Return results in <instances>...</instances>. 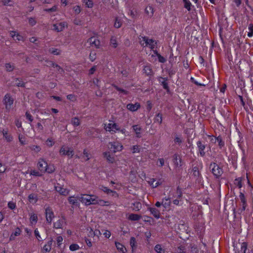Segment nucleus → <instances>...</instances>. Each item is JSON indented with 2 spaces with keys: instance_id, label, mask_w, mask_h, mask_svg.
I'll return each instance as SVG.
<instances>
[{
  "instance_id": "obj_23",
  "label": "nucleus",
  "mask_w": 253,
  "mask_h": 253,
  "mask_svg": "<svg viewBox=\"0 0 253 253\" xmlns=\"http://www.w3.org/2000/svg\"><path fill=\"white\" fill-rule=\"evenodd\" d=\"M143 72L147 76H150L152 75V70L149 65L144 66L143 68Z\"/></svg>"
},
{
  "instance_id": "obj_12",
  "label": "nucleus",
  "mask_w": 253,
  "mask_h": 253,
  "mask_svg": "<svg viewBox=\"0 0 253 253\" xmlns=\"http://www.w3.org/2000/svg\"><path fill=\"white\" fill-rule=\"evenodd\" d=\"M197 145L201 156L204 157L205 155L204 150L206 148V145L201 141H198L197 143Z\"/></svg>"
},
{
  "instance_id": "obj_42",
  "label": "nucleus",
  "mask_w": 253,
  "mask_h": 253,
  "mask_svg": "<svg viewBox=\"0 0 253 253\" xmlns=\"http://www.w3.org/2000/svg\"><path fill=\"white\" fill-rule=\"evenodd\" d=\"M184 3V7L188 10H190L191 3L189 0H183Z\"/></svg>"
},
{
  "instance_id": "obj_8",
  "label": "nucleus",
  "mask_w": 253,
  "mask_h": 253,
  "mask_svg": "<svg viewBox=\"0 0 253 253\" xmlns=\"http://www.w3.org/2000/svg\"><path fill=\"white\" fill-rule=\"evenodd\" d=\"M54 188L57 192L63 196H67L69 193V190L64 188L59 184H57V185H55Z\"/></svg>"
},
{
  "instance_id": "obj_3",
  "label": "nucleus",
  "mask_w": 253,
  "mask_h": 253,
  "mask_svg": "<svg viewBox=\"0 0 253 253\" xmlns=\"http://www.w3.org/2000/svg\"><path fill=\"white\" fill-rule=\"evenodd\" d=\"M59 153L61 155H67L70 158H72L74 154V152L72 148L65 146L61 147Z\"/></svg>"
},
{
  "instance_id": "obj_60",
  "label": "nucleus",
  "mask_w": 253,
  "mask_h": 253,
  "mask_svg": "<svg viewBox=\"0 0 253 253\" xmlns=\"http://www.w3.org/2000/svg\"><path fill=\"white\" fill-rule=\"evenodd\" d=\"M34 233H35V236H36V238L39 241H40L42 238H41V236H40V235L39 234V232L38 229H36L35 230Z\"/></svg>"
},
{
  "instance_id": "obj_10",
  "label": "nucleus",
  "mask_w": 253,
  "mask_h": 253,
  "mask_svg": "<svg viewBox=\"0 0 253 253\" xmlns=\"http://www.w3.org/2000/svg\"><path fill=\"white\" fill-rule=\"evenodd\" d=\"M47 163L43 159L40 160L38 163V167L39 169L42 172H45V169L47 167Z\"/></svg>"
},
{
  "instance_id": "obj_27",
  "label": "nucleus",
  "mask_w": 253,
  "mask_h": 253,
  "mask_svg": "<svg viewBox=\"0 0 253 253\" xmlns=\"http://www.w3.org/2000/svg\"><path fill=\"white\" fill-rule=\"evenodd\" d=\"M154 250L158 253H165V249L162 248V246L160 244H157L155 246Z\"/></svg>"
},
{
  "instance_id": "obj_58",
  "label": "nucleus",
  "mask_w": 253,
  "mask_h": 253,
  "mask_svg": "<svg viewBox=\"0 0 253 253\" xmlns=\"http://www.w3.org/2000/svg\"><path fill=\"white\" fill-rule=\"evenodd\" d=\"M8 207L11 210H14L16 208V204L13 202H9L8 203Z\"/></svg>"
},
{
  "instance_id": "obj_29",
  "label": "nucleus",
  "mask_w": 253,
  "mask_h": 253,
  "mask_svg": "<svg viewBox=\"0 0 253 253\" xmlns=\"http://www.w3.org/2000/svg\"><path fill=\"white\" fill-rule=\"evenodd\" d=\"M145 12L150 16H153L154 13L153 8L151 6H148L145 8Z\"/></svg>"
},
{
  "instance_id": "obj_46",
  "label": "nucleus",
  "mask_w": 253,
  "mask_h": 253,
  "mask_svg": "<svg viewBox=\"0 0 253 253\" xmlns=\"http://www.w3.org/2000/svg\"><path fill=\"white\" fill-rule=\"evenodd\" d=\"M156 180L155 179H152L151 181H149L151 185L153 188H156L160 184L159 182H155Z\"/></svg>"
},
{
  "instance_id": "obj_17",
  "label": "nucleus",
  "mask_w": 253,
  "mask_h": 253,
  "mask_svg": "<svg viewBox=\"0 0 253 253\" xmlns=\"http://www.w3.org/2000/svg\"><path fill=\"white\" fill-rule=\"evenodd\" d=\"M65 23H60L59 24H54L53 25V30L57 32L62 31L65 27Z\"/></svg>"
},
{
  "instance_id": "obj_9",
  "label": "nucleus",
  "mask_w": 253,
  "mask_h": 253,
  "mask_svg": "<svg viewBox=\"0 0 253 253\" xmlns=\"http://www.w3.org/2000/svg\"><path fill=\"white\" fill-rule=\"evenodd\" d=\"M87 42L90 43L91 45H94L96 48H99L100 46V42L97 37H92L90 38Z\"/></svg>"
},
{
  "instance_id": "obj_49",
  "label": "nucleus",
  "mask_w": 253,
  "mask_h": 253,
  "mask_svg": "<svg viewBox=\"0 0 253 253\" xmlns=\"http://www.w3.org/2000/svg\"><path fill=\"white\" fill-rule=\"evenodd\" d=\"M104 192L106 193L107 194H111V193H116V192L115 191H113L109 189H108L107 187H103L102 186V189H101Z\"/></svg>"
},
{
  "instance_id": "obj_40",
  "label": "nucleus",
  "mask_w": 253,
  "mask_h": 253,
  "mask_svg": "<svg viewBox=\"0 0 253 253\" xmlns=\"http://www.w3.org/2000/svg\"><path fill=\"white\" fill-rule=\"evenodd\" d=\"M112 85L114 86V87L116 89H117L118 91H120V92L123 93L125 94H127L128 93L127 91L118 87L117 85H116L114 84H113Z\"/></svg>"
},
{
  "instance_id": "obj_59",
  "label": "nucleus",
  "mask_w": 253,
  "mask_h": 253,
  "mask_svg": "<svg viewBox=\"0 0 253 253\" xmlns=\"http://www.w3.org/2000/svg\"><path fill=\"white\" fill-rule=\"evenodd\" d=\"M29 23L31 26H33L36 24V21L35 18L30 17L29 18Z\"/></svg>"
},
{
  "instance_id": "obj_48",
  "label": "nucleus",
  "mask_w": 253,
  "mask_h": 253,
  "mask_svg": "<svg viewBox=\"0 0 253 253\" xmlns=\"http://www.w3.org/2000/svg\"><path fill=\"white\" fill-rule=\"evenodd\" d=\"M45 62L46 64L45 65L48 67H52L55 68V66L56 64L53 62L47 60H45Z\"/></svg>"
},
{
  "instance_id": "obj_54",
  "label": "nucleus",
  "mask_w": 253,
  "mask_h": 253,
  "mask_svg": "<svg viewBox=\"0 0 253 253\" xmlns=\"http://www.w3.org/2000/svg\"><path fill=\"white\" fill-rule=\"evenodd\" d=\"M58 49L54 48H51L49 49V51L54 55H59V52L57 51Z\"/></svg>"
},
{
  "instance_id": "obj_35",
  "label": "nucleus",
  "mask_w": 253,
  "mask_h": 253,
  "mask_svg": "<svg viewBox=\"0 0 253 253\" xmlns=\"http://www.w3.org/2000/svg\"><path fill=\"white\" fill-rule=\"evenodd\" d=\"M6 70L7 72H11L14 69V66L13 64H11L10 63H6L5 65Z\"/></svg>"
},
{
  "instance_id": "obj_56",
  "label": "nucleus",
  "mask_w": 253,
  "mask_h": 253,
  "mask_svg": "<svg viewBox=\"0 0 253 253\" xmlns=\"http://www.w3.org/2000/svg\"><path fill=\"white\" fill-rule=\"evenodd\" d=\"M79 249V246L77 244H72L70 246V249L72 251L77 250Z\"/></svg>"
},
{
  "instance_id": "obj_63",
  "label": "nucleus",
  "mask_w": 253,
  "mask_h": 253,
  "mask_svg": "<svg viewBox=\"0 0 253 253\" xmlns=\"http://www.w3.org/2000/svg\"><path fill=\"white\" fill-rule=\"evenodd\" d=\"M174 142L178 144V145H180L182 143V140L180 137H179L178 136H176L174 139Z\"/></svg>"
},
{
  "instance_id": "obj_38",
  "label": "nucleus",
  "mask_w": 253,
  "mask_h": 253,
  "mask_svg": "<svg viewBox=\"0 0 253 253\" xmlns=\"http://www.w3.org/2000/svg\"><path fill=\"white\" fill-rule=\"evenodd\" d=\"M122 22L118 18H116L115 22L114 23V27L116 28H119L121 27Z\"/></svg>"
},
{
  "instance_id": "obj_50",
  "label": "nucleus",
  "mask_w": 253,
  "mask_h": 253,
  "mask_svg": "<svg viewBox=\"0 0 253 253\" xmlns=\"http://www.w3.org/2000/svg\"><path fill=\"white\" fill-rule=\"evenodd\" d=\"M157 56L158 57L159 61L161 63H165L166 61V59L159 53H157Z\"/></svg>"
},
{
  "instance_id": "obj_33",
  "label": "nucleus",
  "mask_w": 253,
  "mask_h": 253,
  "mask_svg": "<svg viewBox=\"0 0 253 253\" xmlns=\"http://www.w3.org/2000/svg\"><path fill=\"white\" fill-rule=\"evenodd\" d=\"M110 45L114 48H116L118 46L116 38L112 37L110 40Z\"/></svg>"
},
{
  "instance_id": "obj_4",
  "label": "nucleus",
  "mask_w": 253,
  "mask_h": 253,
  "mask_svg": "<svg viewBox=\"0 0 253 253\" xmlns=\"http://www.w3.org/2000/svg\"><path fill=\"white\" fill-rule=\"evenodd\" d=\"M13 99L9 94L7 93L4 96L3 103L5 105V108L7 110H9L11 108L12 105L13 103Z\"/></svg>"
},
{
  "instance_id": "obj_62",
  "label": "nucleus",
  "mask_w": 253,
  "mask_h": 253,
  "mask_svg": "<svg viewBox=\"0 0 253 253\" xmlns=\"http://www.w3.org/2000/svg\"><path fill=\"white\" fill-rule=\"evenodd\" d=\"M76 14H79L81 12L80 7L78 5H76L73 8Z\"/></svg>"
},
{
  "instance_id": "obj_43",
  "label": "nucleus",
  "mask_w": 253,
  "mask_h": 253,
  "mask_svg": "<svg viewBox=\"0 0 253 253\" xmlns=\"http://www.w3.org/2000/svg\"><path fill=\"white\" fill-rule=\"evenodd\" d=\"M235 184L237 186H238L239 188H241L242 187L241 178L239 177V178H236L235 180Z\"/></svg>"
},
{
  "instance_id": "obj_14",
  "label": "nucleus",
  "mask_w": 253,
  "mask_h": 253,
  "mask_svg": "<svg viewBox=\"0 0 253 253\" xmlns=\"http://www.w3.org/2000/svg\"><path fill=\"white\" fill-rule=\"evenodd\" d=\"M140 107V105L138 103L135 104L129 103L126 106V108L130 111L134 112L137 111Z\"/></svg>"
},
{
  "instance_id": "obj_6",
  "label": "nucleus",
  "mask_w": 253,
  "mask_h": 253,
  "mask_svg": "<svg viewBox=\"0 0 253 253\" xmlns=\"http://www.w3.org/2000/svg\"><path fill=\"white\" fill-rule=\"evenodd\" d=\"M45 213L47 222L49 223H51L54 217V213L51 208L50 207L46 208L45 209Z\"/></svg>"
},
{
  "instance_id": "obj_52",
  "label": "nucleus",
  "mask_w": 253,
  "mask_h": 253,
  "mask_svg": "<svg viewBox=\"0 0 253 253\" xmlns=\"http://www.w3.org/2000/svg\"><path fill=\"white\" fill-rule=\"evenodd\" d=\"M47 146L51 147L54 144V142L52 138H48L46 141Z\"/></svg>"
},
{
  "instance_id": "obj_5",
  "label": "nucleus",
  "mask_w": 253,
  "mask_h": 253,
  "mask_svg": "<svg viewBox=\"0 0 253 253\" xmlns=\"http://www.w3.org/2000/svg\"><path fill=\"white\" fill-rule=\"evenodd\" d=\"M108 148L114 153H116L121 151L123 148V146L118 142H109Z\"/></svg>"
},
{
  "instance_id": "obj_11",
  "label": "nucleus",
  "mask_w": 253,
  "mask_h": 253,
  "mask_svg": "<svg viewBox=\"0 0 253 253\" xmlns=\"http://www.w3.org/2000/svg\"><path fill=\"white\" fill-rule=\"evenodd\" d=\"M159 82L161 84L163 88L168 92L169 91V86L168 84V79L167 78L160 77L159 79Z\"/></svg>"
},
{
  "instance_id": "obj_20",
  "label": "nucleus",
  "mask_w": 253,
  "mask_h": 253,
  "mask_svg": "<svg viewBox=\"0 0 253 253\" xmlns=\"http://www.w3.org/2000/svg\"><path fill=\"white\" fill-rule=\"evenodd\" d=\"M15 80V83L13 84L14 86L18 87H25V83L22 81V79L19 78H16Z\"/></svg>"
},
{
  "instance_id": "obj_34",
  "label": "nucleus",
  "mask_w": 253,
  "mask_h": 253,
  "mask_svg": "<svg viewBox=\"0 0 253 253\" xmlns=\"http://www.w3.org/2000/svg\"><path fill=\"white\" fill-rule=\"evenodd\" d=\"M68 201L71 204H72L73 205H74V206L77 205V204H78L77 200L74 196L69 197L68 198Z\"/></svg>"
},
{
  "instance_id": "obj_16",
  "label": "nucleus",
  "mask_w": 253,
  "mask_h": 253,
  "mask_svg": "<svg viewBox=\"0 0 253 253\" xmlns=\"http://www.w3.org/2000/svg\"><path fill=\"white\" fill-rule=\"evenodd\" d=\"M105 129L107 131H111L112 130H113L114 129L119 130H120V127L115 123H110L107 125Z\"/></svg>"
},
{
  "instance_id": "obj_57",
  "label": "nucleus",
  "mask_w": 253,
  "mask_h": 253,
  "mask_svg": "<svg viewBox=\"0 0 253 253\" xmlns=\"http://www.w3.org/2000/svg\"><path fill=\"white\" fill-rule=\"evenodd\" d=\"M89 59L92 62L96 59V53L94 52H91L89 54Z\"/></svg>"
},
{
  "instance_id": "obj_2",
  "label": "nucleus",
  "mask_w": 253,
  "mask_h": 253,
  "mask_svg": "<svg viewBox=\"0 0 253 253\" xmlns=\"http://www.w3.org/2000/svg\"><path fill=\"white\" fill-rule=\"evenodd\" d=\"M239 197L240 200V207L239 208L238 211H239V213L242 214L246 210L248 205L247 203V199L243 193H240Z\"/></svg>"
},
{
  "instance_id": "obj_41",
  "label": "nucleus",
  "mask_w": 253,
  "mask_h": 253,
  "mask_svg": "<svg viewBox=\"0 0 253 253\" xmlns=\"http://www.w3.org/2000/svg\"><path fill=\"white\" fill-rule=\"evenodd\" d=\"M216 139L217 141L218 146L220 147V148H221L224 145V142L222 140V139L221 136H218L216 138Z\"/></svg>"
},
{
  "instance_id": "obj_37",
  "label": "nucleus",
  "mask_w": 253,
  "mask_h": 253,
  "mask_svg": "<svg viewBox=\"0 0 253 253\" xmlns=\"http://www.w3.org/2000/svg\"><path fill=\"white\" fill-rule=\"evenodd\" d=\"M247 248V244L246 242L242 243L241 244V250L239 252L240 253H246V251Z\"/></svg>"
},
{
  "instance_id": "obj_13",
  "label": "nucleus",
  "mask_w": 253,
  "mask_h": 253,
  "mask_svg": "<svg viewBox=\"0 0 253 253\" xmlns=\"http://www.w3.org/2000/svg\"><path fill=\"white\" fill-rule=\"evenodd\" d=\"M79 199L83 203L86 205H89L90 195L81 194Z\"/></svg>"
},
{
  "instance_id": "obj_30",
  "label": "nucleus",
  "mask_w": 253,
  "mask_h": 253,
  "mask_svg": "<svg viewBox=\"0 0 253 253\" xmlns=\"http://www.w3.org/2000/svg\"><path fill=\"white\" fill-rule=\"evenodd\" d=\"M142 39H143V41H144V42H145V46L150 45L152 42H154V41L152 39H149L147 37L145 36H142Z\"/></svg>"
},
{
  "instance_id": "obj_44",
  "label": "nucleus",
  "mask_w": 253,
  "mask_h": 253,
  "mask_svg": "<svg viewBox=\"0 0 253 253\" xmlns=\"http://www.w3.org/2000/svg\"><path fill=\"white\" fill-rule=\"evenodd\" d=\"M29 148L31 150L34 151L36 152H38L41 150L40 147L38 145H31L29 146Z\"/></svg>"
},
{
  "instance_id": "obj_28",
  "label": "nucleus",
  "mask_w": 253,
  "mask_h": 253,
  "mask_svg": "<svg viewBox=\"0 0 253 253\" xmlns=\"http://www.w3.org/2000/svg\"><path fill=\"white\" fill-rule=\"evenodd\" d=\"M71 123L74 126H78L80 125V119L78 117H74L72 119Z\"/></svg>"
},
{
  "instance_id": "obj_51",
  "label": "nucleus",
  "mask_w": 253,
  "mask_h": 253,
  "mask_svg": "<svg viewBox=\"0 0 253 253\" xmlns=\"http://www.w3.org/2000/svg\"><path fill=\"white\" fill-rule=\"evenodd\" d=\"M178 155L174 154L173 156V162L174 164L176 166L178 167L179 165L178 162Z\"/></svg>"
},
{
  "instance_id": "obj_32",
  "label": "nucleus",
  "mask_w": 253,
  "mask_h": 253,
  "mask_svg": "<svg viewBox=\"0 0 253 253\" xmlns=\"http://www.w3.org/2000/svg\"><path fill=\"white\" fill-rule=\"evenodd\" d=\"M89 205L92 204L95 205L97 203L98 197L94 195H90Z\"/></svg>"
},
{
  "instance_id": "obj_19",
  "label": "nucleus",
  "mask_w": 253,
  "mask_h": 253,
  "mask_svg": "<svg viewBox=\"0 0 253 253\" xmlns=\"http://www.w3.org/2000/svg\"><path fill=\"white\" fill-rule=\"evenodd\" d=\"M130 245L132 249V252H133L137 248V242L134 237H132L130 239Z\"/></svg>"
},
{
  "instance_id": "obj_1",
  "label": "nucleus",
  "mask_w": 253,
  "mask_h": 253,
  "mask_svg": "<svg viewBox=\"0 0 253 253\" xmlns=\"http://www.w3.org/2000/svg\"><path fill=\"white\" fill-rule=\"evenodd\" d=\"M210 168L211 169L213 174L216 177H219L223 173L222 169L219 167L216 163H211L210 165Z\"/></svg>"
},
{
  "instance_id": "obj_15",
  "label": "nucleus",
  "mask_w": 253,
  "mask_h": 253,
  "mask_svg": "<svg viewBox=\"0 0 253 253\" xmlns=\"http://www.w3.org/2000/svg\"><path fill=\"white\" fill-rule=\"evenodd\" d=\"M148 210L155 218L158 219L160 217V212L158 209L155 208H149Z\"/></svg>"
},
{
  "instance_id": "obj_36",
  "label": "nucleus",
  "mask_w": 253,
  "mask_h": 253,
  "mask_svg": "<svg viewBox=\"0 0 253 253\" xmlns=\"http://www.w3.org/2000/svg\"><path fill=\"white\" fill-rule=\"evenodd\" d=\"M18 139H19V142H20V143L22 145H24L27 144V143L26 142L25 137L24 135L19 134L18 135Z\"/></svg>"
},
{
  "instance_id": "obj_25",
  "label": "nucleus",
  "mask_w": 253,
  "mask_h": 253,
  "mask_svg": "<svg viewBox=\"0 0 253 253\" xmlns=\"http://www.w3.org/2000/svg\"><path fill=\"white\" fill-rule=\"evenodd\" d=\"M30 221L32 224H35L38 221V216L36 214L32 213L31 214L30 217Z\"/></svg>"
},
{
  "instance_id": "obj_31",
  "label": "nucleus",
  "mask_w": 253,
  "mask_h": 253,
  "mask_svg": "<svg viewBox=\"0 0 253 253\" xmlns=\"http://www.w3.org/2000/svg\"><path fill=\"white\" fill-rule=\"evenodd\" d=\"M21 231L20 229L18 227H17L15 229V232L11 235L10 237V240L13 239L15 236H19L21 234Z\"/></svg>"
},
{
  "instance_id": "obj_55",
  "label": "nucleus",
  "mask_w": 253,
  "mask_h": 253,
  "mask_svg": "<svg viewBox=\"0 0 253 253\" xmlns=\"http://www.w3.org/2000/svg\"><path fill=\"white\" fill-rule=\"evenodd\" d=\"M55 68H57V70L59 74H63L64 73V69L62 68H61L60 66H59L58 64H56Z\"/></svg>"
},
{
  "instance_id": "obj_22",
  "label": "nucleus",
  "mask_w": 253,
  "mask_h": 253,
  "mask_svg": "<svg viewBox=\"0 0 253 253\" xmlns=\"http://www.w3.org/2000/svg\"><path fill=\"white\" fill-rule=\"evenodd\" d=\"M141 216L140 215L135 213H131L129 214L128 218L132 221H138L141 218Z\"/></svg>"
},
{
  "instance_id": "obj_53",
  "label": "nucleus",
  "mask_w": 253,
  "mask_h": 253,
  "mask_svg": "<svg viewBox=\"0 0 253 253\" xmlns=\"http://www.w3.org/2000/svg\"><path fill=\"white\" fill-rule=\"evenodd\" d=\"M186 251V249L185 247L183 246H180L177 248V252L178 253H185Z\"/></svg>"
},
{
  "instance_id": "obj_21",
  "label": "nucleus",
  "mask_w": 253,
  "mask_h": 253,
  "mask_svg": "<svg viewBox=\"0 0 253 253\" xmlns=\"http://www.w3.org/2000/svg\"><path fill=\"white\" fill-rule=\"evenodd\" d=\"M133 130L135 132L136 137H140V132L142 129L141 127L139 125H134L132 126Z\"/></svg>"
},
{
  "instance_id": "obj_24",
  "label": "nucleus",
  "mask_w": 253,
  "mask_h": 253,
  "mask_svg": "<svg viewBox=\"0 0 253 253\" xmlns=\"http://www.w3.org/2000/svg\"><path fill=\"white\" fill-rule=\"evenodd\" d=\"M116 246L118 250L122 252L123 253H126V249L122 244L120 243H116Z\"/></svg>"
},
{
  "instance_id": "obj_18",
  "label": "nucleus",
  "mask_w": 253,
  "mask_h": 253,
  "mask_svg": "<svg viewBox=\"0 0 253 253\" xmlns=\"http://www.w3.org/2000/svg\"><path fill=\"white\" fill-rule=\"evenodd\" d=\"M103 156L104 158H105L107 160V161L110 163H113L115 161V159L113 157H112L111 155L110 154L109 152H104Z\"/></svg>"
},
{
  "instance_id": "obj_61",
  "label": "nucleus",
  "mask_w": 253,
  "mask_h": 253,
  "mask_svg": "<svg viewBox=\"0 0 253 253\" xmlns=\"http://www.w3.org/2000/svg\"><path fill=\"white\" fill-rule=\"evenodd\" d=\"M26 119H28L31 122H32L33 120V117L28 112H27L26 113Z\"/></svg>"
},
{
  "instance_id": "obj_64",
  "label": "nucleus",
  "mask_w": 253,
  "mask_h": 253,
  "mask_svg": "<svg viewBox=\"0 0 253 253\" xmlns=\"http://www.w3.org/2000/svg\"><path fill=\"white\" fill-rule=\"evenodd\" d=\"M198 250L197 247L193 246L191 247V253H198Z\"/></svg>"
},
{
  "instance_id": "obj_7",
  "label": "nucleus",
  "mask_w": 253,
  "mask_h": 253,
  "mask_svg": "<svg viewBox=\"0 0 253 253\" xmlns=\"http://www.w3.org/2000/svg\"><path fill=\"white\" fill-rule=\"evenodd\" d=\"M66 224V219L64 216L54 223V228L56 229L63 228Z\"/></svg>"
},
{
  "instance_id": "obj_39",
  "label": "nucleus",
  "mask_w": 253,
  "mask_h": 253,
  "mask_svg": "<svg viewBox=\"0 0 253 253\" xmlns=\"http://www.w3.org/2000/svg\"><path fill=\"white\" fill-rule=\"evenodd\" d=\"M193 174L195 177H198L200 175L199 169L197 167H194L192 169Z\"/></svg>"
},
{
  "instance_id": "obj_47",
  "label": "nucleus",
  "mask_w": 253,
  "mask_h": 253,
  "mask_svg": "<svg viewBox=\"0 0 253 253\" xmlns=\"http://www.w3.org/2000/svg\"><path fill=\"white\" fill-rule=\"evenodd\" d=\"M84 1L86 7L88 8H91L92 7L93 2L92 0H84Z\"/></svg>"
},
{
  "instance_id": "obj_45",
  "label": "nucleus",
  "mask_w": 253,
  "mask_h": 253,
  "mask_svg": "<svg viewBox=\"0 0 253 253\" xmlns=\"http://www.w3.org/2000/svg\"><path fill=\"white\" fill-rule=\"evenodd\" d=\"M45 169V172H47L49 173L53 172L55 170V169L54 168V167L53 166H48L47 165Z\"/></svg>"
},
{
  "instance_id": "obj_26",
  "label": "nucleus",
  "mask_w": 253,
  "mask_h": 253,
  "mask_svg": "<svg viewBox=\"0 0 253 253\" xmlns=\"http://www.w3.org/2000/svg\"><path fill=\"white\" fill-rule=\"evenodd\" d=\"M154 122L158 123L159 124H161L162 122V114L158 113L154 118Z\"/></svg>"
}]
</instances>
